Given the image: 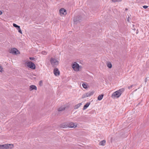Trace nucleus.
<instances>
[{"label":"nucleus","mask_w":149,"mask_h":149,"mask_svg":"<svg viewBox=\"0 0 149 149\" xmlns=\"http://www.w3.org/2000/svg\"><path fill=\"white\" fill-rule=\"evenodd\" d=\"M133 85H132L131 86H130V87H129V88H132V87Z\"/></svg>","instance_id":"28"},{"label":"nucleus","mask_w":149,"mask_h":149,"mask_svg":"<svg viewBox=\"0 0 149 149\" xmlns=\"http://www.w3.org/2000/svg\"><path fill=\"white\" fill-rule=\"evenodd\" d=\"M9 144L0 145V149H8L9 148Z\"/></svg>","instance_id":"9"},{"label":"nucleus","mask_w":149,"mask_h":149,"mask_svg":"<svg viewBox=\"0 0 149 149\" xmlns=\"http://www.w3.org/2000/svg\"><path fill=\"white\" fill-rule=\"evenodd\" d=\"M94 93V91H89L84 94L82 96V98H84L86 97H89L93 95Z\"/></svg>","instance_id":"5"},{"label":"nucleus","mask_w":149,"mask_h":149,"mask_svg":"<svg viewBox=\"0 0 149 149\" xmlns=\"http://www.w3.org/2000/svg\"><path fill=\"white\" fill-rule=\"evenodd\" d=\"M106 141L105 140H103L100 141L99 143V145L100 146H104L106 143Z\"/></svg>","instance_id":"15"},{"label":"nucleus","mask_w":149,"mask_h":149,"mask_svg":"<svg viewBox=\"0 0 149 149\" xmlns=\"http://www.w3.org/2000/svg\"><path fill=\"white\" fill-rule=\"evenodd\" d=\"M13 26L14 27L16 28H17V29L18 30L19 32L21 34H22V32L19 26H18L15 23L13 24Z\"/></svg>","instance_id":"12"},{"label":"nucleus","mask_w":149,"mask_h":149,"mask_svg":"<svg viewBox=\"0 0 149 149\" xmlns=\"http://www.w3.org/2000/svg\"><path fill=\"white\" fill-rule=\"evenodd\" d=\"M148 7V6H143V8L145 9H146V8H147Z\"/></svg>","instance_id":"27"},{"label":"nucleus","mask_w":149,"mask_h":149,"mask_svg":"<svg viewBox=\"0 0 149 149\" xmlns=\"http://www.w3.org/2000/svg\"><path fill=\"white\" fill-rule=\"evenodd\" d=\"M29 59L31 61H33L35 59V58L34 57H30L29 58Z\"/></svg>","instance_id":"26"},{"label":"nucleus","mask_w":149,"mask_h":149,"mask_svg":"<svg viewBox=\"0 0 149 149\" xmlns=\"http://www.w3.org/2000/svg\"><path fill=\"white\" fill-rule=\"evenodd\" d=\"M82 86L83 87L86 89L88 88V84H87L84 83L82 84Z\"/></svg>","instance_id":"20"},{"label":"nucleus","mask_w":149,"mask_h":149,"mask_svg":"<svg viewBox=\"0 0 149 149\" xmlns=\"http://www.w3.org/2000/svg\"><path fill=\"white\" fill-rule=\"evenodd\" d=\"M50 62L53 66H56L58 65L59 61L55 58H50Z\"/></svg>","instance_id":"4"},{"label":"nucleus","mask_w":149,"mask_h":149,"mask_svg":"<svg viewBox=\"0 0 149 149\" xmlns=\"http://www.w3.org/2000/svg\"><path fill=\"white\" fill-rule=\"evenodd\" d=\"M107 66L109 68H111L112 67V65L110 62H108L106 63Z\"/></svg>","instance_id":"16"},{"label":"nucleus","mask_w":149,"mask_h":149,"mask_svg":"<svg viewBox=\"0 0 149 149\" xmlns=\"http://www.w3.org/2000/svg\"><path fill=\"white\" fill-rule=\"evenodd\" d=\"M133 30L134 31H135V30H136V29H135V28H134V29H133Z\"/></svg>","instance_id":"31"},{"label":"nucleus","mask_w":149,"mask_h":149,"mask_svg":"<svg viewBox=\"0 0 149 149\" xmlns=\"http://www.w3.org/2000/svg\"><path fill=\"white\" fill-rule=\"evenodd\" d=\"M41 53H42V54H43V55H46L47 54V52H46L45 51H42V52Z\"/></svg>","instance_id":"24"},{"label":"nucleus","mask_w":149,"mask_h":149,"mask_svg":"<svg viewBox=\"0 0 149 149\" xmlns=\"http://www.w3.org/2000/svg\"><path fill=\"white\" fill-rule=\"evenodd\" d=\"M33 90H37V88L36 86L34 85H31L30 86L29 90L31 91Z\"/></svg>","instance_id":"14"},{"label":"nucleus","mask_w":149,"mask_h":149,"mask_svg":"<svg viewBox=\"0 0 149 149\" xmlns=\"http://www.w3.org/2000/svg\"><path fill=\"white\" fill-rule=\"evenodd\" d=\"M125 10H128V9L127 8H126L125 9Z\"/></svg>","instance_id":"32"},{"label":"nucleus","mask_w":149,"mask_h":149,"mask_svg":"<svg viewBox=\"0 0 149 149\" xmlns=\"http://www.w3.org/2000/svg\"><path fill=\"white\" fill-rule=\"evenodd\" d=\"M73 70L76 72L79 70L80 66L79 64L76 62L72 63L71 64Z\"/></svg>","instance_id":"3"},{"label":"nucleus","mask_w":149,"mask_h":149,"mask_svg":"<svg viewBox=\"0 0 149 149\" xmlns=\"http://www.w3.org/2000/svg\"><path fill=\"white\" fill-rule=\"evenodd\" d=\"M14 147L13 144H10V149L13 148Z\"/></svg>","instance_id":"25"},{"label":"nucleus","mask_w":149,"mask_h":149,"mask_svg":"<svg viewBox=\"0 0 149 149\" xmlns=\"http://www.w3.org/2000/svg\"><path fill=\"white\" fill-rule=\"evenodd\" d=\"M90 104V103L89 102L86 103V104L83 107V109L84 110L86 109L89 106V105Z\"/></svg>","instance_id":"17"},{"label":"nucleus","mask_w":149,"mask_h":149,"mask_svg":"<svg viewBox=\"0 0 149 149\" xmlns=\"http://www.w3.org/2000/svg\"><path fill=\"white\" fill-rule=\"evenodd\" d=\"M66 108V106L65 105H62L59 107L57 110L59 112L62 111L64 110Z\"/></svg>","instance_id":"10"},{"label":"nucleus","mask_w":149,"mask_h":149,"mask_svg":"<svg viewBox=\"0 0 149 149\" xmlns=\"http://www.w3.org/2000/svg\"><path fill=\"white\" fill-rule=\"evenodd\" d=\"M54 73L56 76H58L60 75V72L57 68H55L54 70Z\"/></svg>","instance_id":"11"},{"label":"nucleus","mask_w":149,"mask_h":149,"mask_svg":"<svg viewBox=\"0 0 149 149\" xmlns=\"http://www.w3.org/2000/svg\"><path fill=\"white\" fill-rule=\"evenodd\" d=\"M10 53L15 55H17L20 54V52L17 49L13 48L11 49Z\"/></svg>","instance_id":"6"},{"label":"nucleus","mask_w":149,"mask_h":149,"mask_svg":"<svg viewBox=\"0 0 149 149\" xmlns=\"http://www.w3.org/2000/svg\"><path fill=\"white\" fill-rule=\"evenodd\" d=\"M3 68L1 65H0V72H3Z\"/></svg>","instance_id":"23"},{"label":"nucleus","mask_w":149,"mask_h":149,"mask_svg":"<svg viewBox=\"0 0 149 149\" xmlns=\"http://www.w3.org/2000/svg\"><path fill=\"white\" fill-rule=\"evenodd\" d=\"M59 13L61 16L66 15L67 14L66 10L64 8H61L59 10Z\"/></svg>","instance_id":"7"},{"label":"nucleus","mask_w":149,"mask_h":149,"mask_svg":"<svg viewBox=\"0 0 149 149\" xmlns=\"http://www.w3.org/2000/svg\"><path fill=\"white\" fill-rule=\"evenodd\" d=\"M68 127L75 128L77 127V125L72 122L68 123Z\"/></svg>","instance_id":"8"},{"label":"nucleus","mask_w":149,"mask_h":149,"mask_svg":"<svg viewBox=\"0 0 149 149\" xmlns=\"http://www.w3.org/2000/svg\"><path fill=\"white\" fill-rule=\"evenodd\" d=\"M68 123H64L60 125V127L61 128H65L68 127Z\"/></svg>","instance_id":"13"},{"label":"nucleus","mask_w":149,"mask_h":149,"mask_svg":"<svg viewBox=\"0 0 149 149\" xmlns=\"http://www.w3.org/2000/svg\"><path fill=\"white\" fill-rule=\"evenodd\" d=\"M81 105V103H79L75 105V109H77Z\"/></svg>","instance_id":"21"},{"label":"nucleus","mask_w":149,"mask_h":149,"mask_svg":"<svg viewBox=\"0 0 149 149\" xmlns=\"http://www.w3.org/2000/svg\"><path fill=\"white\" fill-rule=\"evenodd\" d=\"M134 24H132V27L134 28Z\"/></svg>","instance_id":"30"},{"label":"nucleus","mask_w":149,"mask_h":149,"mask_svg":"<svg viewBox=\"0 0 149 149\" xmlns=\"http://www.w3.org/2000/svg\"><path fill=\"white\" fill-rule=\"evenodd\" d=\"M124 91V89L121 88L114 92L111 95V97L113 98H118L121 95Z\"/></svg>","instance_id":"1"},{"label":"nucleus","mask_w":149,"mask_h":149,"mask_svg":"<svg viewBox=\"0 0 149 149\" xmlns=\"http://www.w3.org/2000/svg\"><path fill=\"white\" fill-rule=\"evenodd\" d=\"M127 21L129 22V20L128 19H127Z\"/></svg>","instance_id":"33"},{"label":"nucleus","mask_w":149,"mask_h":149,"mask_svg":"<svg viewBox=\"0 0 149 149\" xmlns=\"http://www.w3.org/2000/svg\"><path fill=\"white\" fill-rule=\"evenodd\" d=\"M122 0H112V1L113 2H118L121 1Z\"/></svg>","instance_id":"22"},{"label":"nucleus","mask_w":149,"mask_h":149,"mask_svg":"<svg viewBox=\"0 0 149 149\" xmlns=\"http://www.w3.org/2000/svg\"><path fill=\"white\" fill-rule=\"evenodd\" d=\"M2 14V12L0 10V15H1Z\"/></svg>","instance_id":"29"},{"label":"nucleus","mask_w":149,"mask_h":149,"mask_svg":"<svg viewBox=\"0 0 149 149\" xmlns=\"http://www.w3.org/2000/svg\"><path fill=\"white\" fill-rule=\"evenodd\" d=\"M104 96L103 94H101L100 95H99L98 97H97V100H101L103 98Z\"/></svg>","instance_id":"19"},{"label":"nucleus","mask_w":149,"mask_h":149,"mask_svg":"<svg viewBox=\"0 0 149 149\" xmlns=\"http://www.w3.org/2000/svg\"><path fill=\"white\" fill-rule=\"evenodd\" d=\"M24 64L26 66L32 70H34L36 68L35 64L31 61L25 62Z\"/></svg>","instance_id":"2"},{"label":"nucleus","mask_w":149,"mask_h":149,"mask_svg":"<svg viewBox=\"0 0 149 149\" xmlns=\"http://www.w3.org/2000/svg\"><path fill=\"white\" fill-rule=\"evenodd\" d=\"M79 20V17H75L73 21L75 22H77Z\"/></svg>","instance_id":"18"}]
</instances>
